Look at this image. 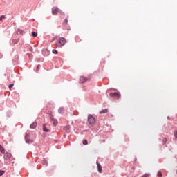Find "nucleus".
I'll list each match as a JSON object with an SVG mask.
<instances>
[{
  "mask_svg": "<svg viewBox=\"0 0 177 177\" xmlns=\"http://www.w3.org/2000/svg\"><path fill=\"white\" fill-rule=\"evenodd\" d=\"M66 39L64 37L59 38L58 42L56 43V46L57 48H62L66 44Z\"/></svg>",
  "mask_w": 177,
  "mask_h": 177,
  "instance_id": "obj_1",
  "label": "nucleus"
},
{
  "mask_svg": "<svg viewBox=\"0 0 177 177\" xmlns=\"http://www.w3.org/2000/svg\"><path fill=\"white\" fill-rule=\"evenodd\" d=\"M50 121H51V122L53 123L54 127H57V126L58 121H57V119H55L54 118V116L51 113H50Z\"/></svg>",
  "mask_w": 177,
  "mask_h": 177,
  "instance_id": "obj_2",
  "label": "nucleus"
},
{
  "mask_svg": "<svg viewBox=\"0 0 177 177\" xmlns=\"http://www.w3.org/2000/svg\"><path fill=\"white\" fill-rule=\"evenodd\" d=\"M110 97L115 99H120L121 98V94H120L119 92H113L110 93Z\"/></svg>",
  "mask_w": 177,
  "mask_h": 177,
  "instance_id": "obj_3",
  "label": "nucleus"
},
{
  "mask_svg": "<svg viewBox=\"0 0 177 177\" xmlns=\"http://www.w3.org/2000/svg\"><path fill=\"white\" fill-rule=\"evenodd\" d=\"M59 12H60L61 15H65L63 12L60 11V10L57 7H54L53 8V10H52L53 15H57Z\"/></svg>",
  "mask_w": 177,
  "mask_h": 177,
  "instance_id": "obj_4",
  "label": "nucleus"
},
{
  "mask_svg": "<svg viewBox=\"0 0 177 177\" xmlns=\"http://www.w3.org/2000/svg\"><path fill=\"white\" fill-rule=\"evenodd\" d=\"M88 121L90 124L93 125L95 122V118L92 115H89L88 117Z\"/></svg>",
  "mask_w": 177,
  "mask_h": 177,
  "instance_id": "obj_5",
  "label": "nucleus"
},
{
  "mask_svg": "<svg viewBox=\"0 0 177 177\" xmlns=\"http://www.w3.org/2000/svg\"><path fill=\"white\" fill-rule=\"evenodd\" d=\"M12 155L10 154V153H8V152H6V153L4 154V156H3L4 160H10V158H12Z\"/></svg>",
  "mask_w": 177,
  "mask_h": 177,
  "instance_id": "obj_6",
  "label": "nucleus"
},
{
  "mask_svg": "<svg viewBox=\"0 0 177 177\" xmlns=\"http://www.w3.org/2000/svg\"><path fill=\"white\" fill-rule=\"evenodd\" d=\"M88 80V79L87 77H86L84 76H81L80 79L79 80V82L82 84V83L86 82Z\"/></svg>",
  "mask_w": 177,
  "mask_h": 177,
  "instance_id": "obj_7",
  "label": "nucleus"
},
{
  "mask_svg": "<svg viewBox=\"0 0 177 177\" xmlns=\"http://www.w3.org/2000/svg\"><path fill=\"white\" fill-rule=\"evenodd\" d=\"M25 140H26V143H29V144L34 142L33 140H29V139L28 138V134H26V135L25 136Z\"/></svg>",
  "mask_w": 177,
  "mask_h": 177,
  "instance_id": "obj_8",
  "label": "nucleus"
},
{
  "mask_svg": "<svg viewBox=\"0 0 177 177\" xmlns=\"http://www.w3.org/2000/svg\"><path fill=\"white\" fill-rule=\"evenodd\" d=\"M97 168H98V172L100 174H102V166L100 163H97Z\"/></svg>",
  "mask_w": 177,
  "mask_h": 177,
  "instance_id": "obj_9",
  "label": "nucleus"
},
{
  "mask_svg": "<svg viewBox=\"0 0 177 177\" xmlns=\"http://www.w3.org/2000/svg\"><path fill=\"white\" fill-rule=\"evenodd\" d=\"M0 152L2 153L3 154H5L6 153V149L1 146L0 144Z\"/></svg>",
  "mask_w": 177,
  "mask_h": 177,
  "instance_id": "obj_10",
  "label": "nucleus"
},
{
  "mask_svg": "<svg viewBox=\"0 0 177 177\" xmlns=\"http://www.w3.org/2000/svg\"><path fill=\"white\" fill-rule=\"evenodd\" d=\"M36 127H37V122H32V123L30 124V127L31 129H35Z\"/></svg>",
  "mask_w": 177,
  "mask_h": 177,
  "instance_id": "obj_11",
  "label": "nucleus"
},
{
  "mask_svg": "<svg viewBox=\"0 0 177 177\" xmlns=\"http://www.w3.org/2000/svg\"><path fill=\"white\" fill-rule=\"evenodd\" d=\"M43 131H44V132H46V133H49V131H50V130L46 128L45 124H43Z\"/></svg>",
  "mask_w": 177,
  "mask_h": 177,
  "instance_id": "obj_12",
  "label": "nucleus"
},
{
  "mask_svg": "<svg viewBox=\"0 0 177 177\" xmlns=\"http://www.w3.org/2000/svg\"><path fill=\"white\" fill-rule=\"evenodd\" d=\"M58 111L59 114H63L64 113V107L59 108Z\"/></svg>",
  "mask_w": 177,
  "mask_h": 177,
  "instance_id": "obj_13",
  "label": "nucleus"
},
{
  "mask_svg": "<svg viewBox=\"0 0 177 177\" xmlns=\"http://www.w3.org/2000/svg\"><path fill=\"white\" fill-rule=\"evenodd\" d=\"M108 113V109H102L100 111V114H105Z\"/></svg>",
  "mask_w": 177,
  "mask_h": 177,
  "instance_id": "obj_14",
  "label": "nucleus"
},
{
  "mask_svg": "<svg viewBox=\"0 0 177 177\" xmlns=\"http://www.w3.org/2000/svg\"><path fill=\"white\" fill-rule=\"evenodd\" d=\"M19 39H15L12 40V44H17V43H19Z\"/></svg>",
  "mask_w": 177,
  "mask_h": 177,
  "instance_id": "obj_15",
  "label": "nucleus"
},
{
  "mask_svg": "<svg viewBox=\"0 0 177 177\" xmlns=\"http://www.w3.org/2000/svg\"><path fill=\"white\" fill-rule=\"evenodd\" d=\"M32 35L33 37H36L37 36V33L35 32H32Z\"/></svg>",
  "mask_w": 177,
  "mask_h": 177,
  "instance_id": "obj_16",
  "label": "nucleus"
},
{
  "mask_svg": "<svg viewBox=\"0 0 177 177\" xmlns=\"http://www.w3.org/2000/svg\"><path fill=\"white\" fill-rule=\"evenodd\" d=\"M141 177H150V174H145L143 176Z\"/></svg>",
  "mask_w": 177,
  "mask_h": 177,
  "instance_id": "obj_17",
  "label": "nucleus"
},
{
  "mask_svg": "<svg viewBox=\"0 0 177 177\" xmlns=\"http://www.w3.org/2000/svg\"><path fill=\"white\" fill-rule=\"evenodd\" d=\"M53 54L57 55L58 54V51L57 50H53Z\"/></svg>",
  "mask_w": 177,
  "mask_h": 177,
  "instance_id": "obj_18",
  "label": "nucleus"
},
{
  "mask_svg": "<svg viewBox=\"0 0 177 177\" xmlns=\"http://www.w3.org/2000/svg\"><path fill=\"white\" fill-rule=\"evenodd\" d=\"M83 145H88V141L86 140H83Z\"/></svg>",
  "mask_w": 177,
  "mask_h": 177,
  "instance_id": "obj_19",
  "label": "nucleus"
},
{
  "mask_svg": "<svg viewBox=\"0 0 177 177\" xmlns=\"http://www.w3.org/2000/svg\"><path fill=\"white\" fill-rule=\"evenodd\" d=\"M6 18V16L5 15H2L1 17H0V21H1L3 19H4Z\"/></svg>",
  "mask_w": 177,
  "mask_h": 177,
  "instance_id": "obj_20",
  "label": "nucleus"
},
{
  "mask_svg": "<svg viewBox=\"0 0 177 177\" xmlns=\"http://www.w3.org/2000/svg\"><path fill=\"white\" fill-rule=\"evenodd\" d=\"M67 23H68V19H65L64 21L63 24H64V25H66Z\"/></svg>",
  "mask_w": 177,
  "mask_h": 177,
  "instance_id": "obj_21",
  "label": "nucleus"
},
{
  "mask_svg": "<svg viewBox=\"0 0 177 177\" xmlns=\"http://www.w3.org/2000/svg\"><path fill=\"white\" fill-rule=\"evenodd\" d=\"M174 137H176V138L177 139V130H176V131H174Z\"/></svg>",
  "mask_w": 177,
  "mask_h": 177,
  "instance_id": "obj_22",
  "label": "nucleus"
},
{
  "mask_svg": "<svg viewBox=\"0 0 177 177\" xmlns=\"http://www.w3.org/2000/svg\"><path fill=\"white\" fill-rule=\"evenodd\" d=\"M3 174H5V171L3 170H0V176H1Z\"/></svg>",
  "mask_w": 177,
  "mask_h": 177,
  "instance_id": "obj_23",
  "label": "nucleus"
},
{
  "mask_svg": "<svg viewBox=\"0 0 177 177\" xmlns=\"http://www.w3.org/2000/svg\"><path fill=\"white\" fill-rule=\"evenodd\" d=\"M157 175L158 177H162V173L160 171H158Z\"/></svg>",
  "mask_w": 177,
  "mask_h": 177,
  "instance_id": "obj_24",
  "label": "nucleus"
},
{
  "mask_svg": "<svg viewBox=\"0 0 177 177\" xmlns=\"http://www.w3.org/2000/svg\"><path fill=\"white\" fill-rule=\"evenodd\" d=\"M14 86V84H11L9 85V88L12 89V88Z\"/></svg>",
  "mask_w": 177,
  "mask_h": 177,
  "instance_id": "obj_25",
  "label": "nucleus"
},
{
  "mask_svg": "<svg viewBox=\"0 0 177 177\" xmlns=\"http://www.w3.org/2000/svg\"><path fill=\"white\" fill-rule=\"evenodd\" d=\"M64 129V130H66V129L69 130L70 129V126H66Z\"/></svg>",
  "mask_w": 177,
  "mask_h": 177,
  "instance_id": "obj_26",
  "label": "nucleus"
},
{
  "mask_svg": "<svg viewBox=\"0 0 177 177\" xmlns=\"http://www.w3.org/2000/svg\"><path fill=\"white\" fill-rule=\"evenodd\" d=\"M167 138H164V139H163V143H164V144H165V143L167 142Z\"/></svg>",
  "mask_w": 177,
  "mask_h": 177,
  "instance_id": "obj_27",
  "label": "nucleus"
},
{
  "mask_svg": "<svg viewBox=\"0 0 177 177\" xmlns=\"http://www.w3.org/2000/svg\"><path fill=\"white\" fill-rule=\"evenodd\" d=\"M17 31H18V32H19V34H22V32H23V31H22L21 30H18Z\"/></svg>",
  "mask_w": 177,
  "mask_h": 177,
  "instance_id": "obj_28",
  "label": "nucleus"
},
{
  "mask_svg": "<svg viewBox=\"0 0 177 177\" xmlns=\"http://www.w3.org/2000/svg\"><path fill=\"white\" fill-rule=\"evenodd\" d=\"M2 58V55L1 54H0V59Z\"/></svg>",
  "mask_w": 177,
  "mask_h": 177,
  "instance_id": "obj_29",
  "label": "nucleus"
},
{
  "mask_svg": "<svg viewBox=\"0 0 177 177\" xmlns=\"http://www.w3.org/2000/svg\"><path fill=\"white\" fill-rule=\"evenodd\" d=\"M37 68H39V65H38Z\"/></svg>",
  "mask_w": 177,
  "mask_h": 177,
  "instance_id": "obj_30",
  "label": "nucleus"
},
{
  "mask_svg": "<svg viewBox=\"0 0 177 177\" xmlns=\"http://www.w3.org/2000/svg\"><path fill=\"white\" fill-rule=\"evenodd\" d=\"M176 174H177V171H176Z\"/></svg>",
  "mask_w": 177,
  "mask_h": 177,
  "instance_id": "obj_31",
  "label": "nucleus"
}]
</instances>
